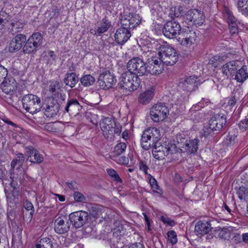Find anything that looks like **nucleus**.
<instances>
[{
	"label": "nucleus",
	"instance_id": "obj_13",
	"mask_svg": "<svg viewBox=\"0 0 248 248\" xmlns=\"http://www.w3.org/2000/svg\"><path fill=\"white\" fill-rule=\"evenodd\" d=\"M185 18L196 26H201L205 21L203 12L196 9H191L185 13Z\"/></svg>",
	"mask_w": 248,
	"mask_h": 248
},
{
	"label": "nucleus",
	"instance_id": "obj_8",
	"mask_svg": "<svg viewBox=\"0 0 248 248\" xmlns=\"http://www.w3.org/2000/svg\"><path fill=\"white\" fill-rule=\"evenodd\" d=\"M117 82L114 74L109 71H105L100 74L98 83L99 86L104 90L112 88Z\"/></svg>",
	"mask_w": 248,
	"mask_h": 248
},
{
	"label": "nucleus",
	"instance_id": "obj_62",
	"mask_svg": "<svg viewBox=\"0 0 248 248\" xmlns=\"http://www.w3.org/2000/svg\"><path fill=\"white\" fill-rule=\"evenodd\" d=\"M15 67V62H13L12 66L9 68V70L14 75H18L19 73V70Z\"/></svg>",
	"mask_w": 248,
	"mask_h": 248
},
{
	"label": "nucleus",
	"instance_id": "obj_60",
	"mask_svg": "<svg viewBox=\"0 0 248 248\" xmlns=\"http://www.w3.org/2000/svg\"><path fill=\"white\" fill-rule=\"evenodd\" d=\"M229 26L230 33L232 34H234L237 32L238 28L236 22L230 23L229 24Z\"/></svg>",
	"mask_w": 248,
	"mask_h": 248
},
{
	"label": "nucleus",
	"instance_id": "obj_39",
	"mask_svg": "<svg viewBox=\"0 0 248 248\" xmlns=\"http://www.w3.org/2000/svg\"><path fill=\"white\" fill-rule=\"evenodd\" d=\"M25 160V157L22 153H18L16 155V157L13 159L11 163V166L12 168L14 169L16 165H18L17 168H19L22 166Z\"/></svg>",
	"mask_w": 248,
	"mask_h": 248
},
{
	"label": "nucleus",
	"instance_id": "obj_24",
	"mask_svg": "<svg viewBox=\"0 0 248 248\" xmlns=\"http://www.w3.org/2000/svg\"><path fill=\"white\" fill-rule=\"evenodd\" d=\"M0 85L2 91L6 94H9L16 90L17 83L14 78L9 77L5 78Z\"/></svg>",
	"mask_w": 248,
	"mask_h": 248
},
{
	"label": "nucleus",
	"instance_id": "obj_34",
	"mask_svg": "<svg viewBox=\"0 0 248 248\" xmlns=\"http://www.w3.org/2000/svg\"><path fill=\"white\" fill-rule=\"evenodd\" d=\"M111 22L106 18H103L102 20L100 26H99L96 31H95L96 33L99 35L105 32L111 26Z\"/></svg>",
	"mask_w": 248,
	"mask_h": 248
},
{
	"label": "nucleus",
	"instance_id": "obj_56",
	"mask_svg": "<svg viewBox=\"0 0 248 248\" xmlns=\"http://www.w3.org/2000/svg\"><path fill=\"white\" fill-rule=\"evenodd\" d=\"M74 200L78 202H82L86 200L85 197L81 193L75 191L73 194Z\"/></svg>",
	"mask_w": 248,
	"mask_h": 248
},
{
	"label": "nucleus",
	"instance_id": "obj_44",
	"mask_svg": "<svg viewBox=\"0 0 248 248\" xmlns=\"http://www.w3.org/2000/svg\"><path fill=\"white\" fill-rule=\"evenodd\" d=\"M237 194L240 200L246 201L248 199V189L244 186H240Z\"/></svg>",
	"mask_w": 248,
	"mask_h": 248
},
{
	"label": "nucleus",
	"instance_id": "obj_51",
	"mask_svg": "<svg viewBox=\"0 0 248 248\" xmlns=\"http://www.w3.org/2000/svg\"><path fill=\"white\" fill-rule=\"evenodd\" d=\"M150 178L149 179V183L150 185V186L153 190V191L154 192L159 193V192H157V191L158 190H160V188L159 186L158 185L156 180L151 175H150Z\"/></svg>",
	"mask_w": 248,
	"mask_h": 248
},
{
	"label": "nucleus",
	"instance_id": "obj_17",
	"mask_svg": "<svg viewBox=\"0 0 248 248\" xmlns=\"http://www.w3.org/2000/svg\"><path fill=\"white\" fill-rule=\"evenodd\" d=\"M69 220L65 216H61L56 219L54 227L55 232L60 234L67 232L70 228Z\"/></svg>",
	"mask_w": 248,
	"mask_h": 248
},
{
	"label": "nucleus",
	"instance_id": "obj_47",
	"mask_svg": "<svg viewBox=\"0 0 248 248\" xmlns=\"http://www.w3.org/2000/svg\"><path fill=\"white\" fill-rule=\"evenodd\" d=\"M11 25L12 27L11 32L13 35L16 32L21 31L23 28L22 23L19 22H12Z\"/></svg>",
	"mask_w": 248,
	"mask_h": 248
},
{
	"label": "nucleus",
	"instance_id": "obj_40",
	"mask_svg": "<svg viewBox=\"0 0 248 248\" xmlns=\"http://www.w3.org/2000/svg\"><path fill=\"white\" fill-rule=\"evenodd\" d=\"M51 240L47 237L41 239L39 243L36 245L35 248H52Z\"/></svg>",
	"mask_w": 248,
	"mask_h": 248
},
{
	"label": "nucleus",
	"instance_id": "obj_48",
	"mask_svg": "<svg viewBox=\"0 0 248 248\" xmlns=\"http://www.w3.org/2000/svg\"><path fill=\"white\" fill-rule=\"evenodd\" d=\"M108 174L117 183H122V180L117 173L116 171L112 169H107Z\"/></svg>",
	"mask_w": 248,
	"mask_h": 248
},
{
	"label": "nucleus",
	"instance_id": "obj_58",
	"mask_svg": "<svg viewBox=\"0 0 248 248\" xmlns=\"http://www.w3.org/2000/svg\"><path fill=\"white\" fill-rule=\"evenodd\" d=\"M47 54H45L44 56V58H46L48 60V62H47V64L49 62L52 61H54L56 59V56L54 54V53L52 50H49L47 52Z\"/></svg>",
	"mask_w": 248,
	"mask_h": 248
},
{
	"label": "nucleus",
	"instance_id": "obj_33",
	"mask_svg": "<svg viewBox=\"0 0 248 248\" xmlns=\"http://www.w3.org/2000/svg\"><path fill=\"white\" fill-rule=\"evenodd\" d=\"M38 47V46H36V45L31 42V39H28L27 40H26L23 47V51L25 53L30 54L35 52Z\"/></svg>",
	"mask_w": 248,
	"mask_h": 248
},
{
	"label": "nucleus",
	"instance_id": "obj_14",
	"mask_svg": "<svg viewBox=\"0 0 248 248\" xmlns=\"http://www.w3.org/2000/svg\"><path fill=\"white\" fill-rule=\"evenodd\" d=\"M103 135L106 139H111L114 136V127L116 126L114 119L106 117L100 124Z\"/></svg>",
	"mask_w": 248,
	"mask_h": 248
},
{
	"label": "nucleus",
	"instance_id": "obj_55",
	"mask_svg": "<svg viewBox=\"0 0 248 248\" xmlns=\"http://www.w3.org/2000/svg\"><path fill=\"white\" fill-rule=\"evenodd\" d=\"M160 219L165 224H167L170 226H173L175 225L174 221L166 216H161Z\"/></svg>",
	"mask_w": 248,
	"mask_h": 248
},
{
	"label": "nucleus",
	"instance_id": "obj_52",
	"mask_svg": "<svg viewBox=\"0 0 248 248\" xmlns=\"http://www.w3.org/2000/svg\"><path fill=\"white\" fill-rule=\"evenodd\" d=\"M169 241L172 245H175L177 242V238L176 232L174 231H170L167 233Z\"/></svg>",
	"mask_w": 248,
	"mask_h": 248
},
{
	"label": "nucleus",
	"instance_id": "obj_15",
	"mask_svg": "<svg viewBox=\"0 0 248 248\" xmlns=\"http://www.w3.org/2000/svg\"><path fill=\"white\" fill-rule=\"evenodd\" d=\"M226 122L224 115L216 114L209 121V128L213 131H219L226 125Z\"/></svg>",
	"mask_w": 248,
	"mask_h": 248
},
{
	"label": "nucleus",
	"instance_id": "obj_18",
	"mask_svg": "<svg viewBox=\"0 0 248 248\" xmlns=\"http://www.w3.org/2000/svg\"><path fill=\"white\" fill-rule=\"evenodd\" d=\"M63 108L64 113H68L70 115H76L79 113L82 107L77 99L70 98L67 100L66 104L64 106L62 105L61 108Z\"/></svg>",
	"mask_w": 248,
	"mask_h": 248
},
{
	"label": "nucleus",
	"instance_id": "obj_37",
	"mask_svg": "<svg viewBox=\"0 0 248 248\" xmlns=\"http://www.w3.org/2000/svg\"><path fill=\"white\" fill-rule=\"evenodd\" d=\"M81 84L85 86L88 87L93 84L95 79V78L91 75H86L82 76L80 78Z\"/></svg>",
	"mask_w": 248,
	"mask_h": 248
},
{
	"label": "nucleus",
	"instance_id": "obj_59",
	"mask_svg": "<svg viewBox=\"0 0 248 248\" xmlns=\"http://www.w3.org/2000/svg\"><path fill=\"white\" fill-rule=\"evenodd\" d=\"M139 166L140 170L144 171L145 174H147V170L149 168L145 161L143 160H140L139 163Z\"/></svg>",
	"mask_w": 248,
	"mask_h": 248
},
{
	"label": "nucleus",
	"instance_id": "obj_16",
	"mask_svg": "<svg viewBox=\"0 0 248 248\" xmlns=\"http://www.w3.org/2000/svg\"><path fill=\"white\" fill-rule=\"evenodd\" d=\"M152 148H153V150H155L157 152L162 151L170 153V159L171 161H175L179 159V153L177 151L176 145L174 144L168 143L162 145L158 142L156 146H154Z\"/></svg>",
	"mask_w": 248,
	"mask_h": 248
},
{
	"label": "nucleus",
	"instance_id": "obj_32",
	"mask_svg": "<svg viewBox=\"0 0 248 248\" xmlns=\"http://www.w3.org/2000/svg\"><path fill=\"white\" fill-rule=\"evenodd\" d=\"M218 236L221 239L230 240L236 236V234L230 231L228 228H223L218 230Z\"/></svg>",
	"mask_w": 248,
	"mask_h": 248
},
{
	"label": "nucleus",
	"instance_id": "obj_22",
	"mask_svg": "<svg viewBox=\"0 0 248 248\" xmlns=\"http://www.w3.org/2000/svg\"><path fill=\"white\" fill-rule=\"evenodd\" d=\"M26 41V36L23 34H17L11 41L9 46V51L11 53L19 50Z\"/></svg>",
	"mask_w": 248,
	"mask_h": 248
},
{
	"label": "nucleus",
	"instance_id": "obj_4",
	"mask_svg": "<svg viewBox=\"0 0 248 248\" xmlns=\"http://www.w3.org/2000/svg\"><path fill=\"white\" fill-rule=\"evenodd\" d=\"M22 102L25 109L32 114L39 112L42 108L40 98L32 94L24 95Z\"/></svg>",
	"mask_w": 248,
	"mask_h": 248
},
{
	"label": "nucleus",
	"instance_id": "obj_23",
	"mask_svg": "<svg viewBox=\"0 0 248 248\" xmlns=\"http://www.w3.org/2000/svg\"><path fill=\"white\" fill-rule=\"evenodd\" d=\"M131 36L130 31L118 28L114 34L115 41L120 46L124 45Z\"/></svg>",
	"mask_w": 248,
	"mask_h": 248
},
{
	"label": "nucleus",
	"instance_id": "obj_9",
	"mask_svg": "<svg viewBox=\"0 0 248 248\" xmlns=\"http://www.w3.org/2000/svg\"><path fill=\"white\" fill-rule=\"evenodd\" d=\"M183 29L178 22L172 19L170 21H167L164 25L162 30L163 34L169 38H173L176 36L177 34L180 35Z\"/></svg>",
	"mask_w": 248,
	"mask_h": 248
},
{
	"label": "nucleus",
	"instance_id": "obj_42",
	"mask_svg": "<svg viewBox=\"0 0 248 248\" xmlns=\"http://www.w3.org/2000/svg\"><path fill=\"white\" fill-rule=\"evenodd\" d=\"M29 39H31V42L39 47L43 42V37L40 32L34 33Z\"/></svg>",
	"mask_w": 248,
	"mask_h": 248
},
{
	"label": "nucleus",
	"instance_id": "obj_36",
	"mask_svg": "<svg viewBox=\"0 0 248 248\" xmlns=\"http://www.w3.org/2000/svg\"><path fill=\"white\" fill-rule=\"evenodd\" d=\"M10 178L12 179V181L11 182L10 185L12 188V193L10 192H7L6 191V189H5V194L6 195H7V199L8 201H9L10 202H13V201L16 203L17 202V199L16 198L15 196H14L13 198H12L11 195H15L14 194V191L16 189V187L17 186V184L16 182H15L14 180L12 179V177H10Z\"/></svg>",
	"mask_w": 248,
	"mask_h": 248
},
{
	"label": "nucleus",
	"instance_id": "obj_12",
	"mask_svg": "<svg viewBox=\"0 0 248 248\" xmlns=\"http://www.w3.org/2000/svg\"><path fill=\"white\" fill-rule=\"evenodd\" d=\"M62 104V102H58L53 98H49L46 103L42 105L41 108L44 110V113L47 117L51 118L57 114Z\"/></svg>",
	"mask_w": 248,
	"mask_h": 248
},
{
	"label": "nucleus",
	"instance_id": "obj_30",
	"mask_svg": "<svg viewBox=\"0 0 248 248\" xmlns=\"http://www.w3.org/2000/svg\"><path fill=\"white\" fill-rule=\"evenodd\" d=\"M248 78V70L247 66L244 65L235 73V79L237 82L243 83Z\"/></svg>",
	"mask_w": 248,
	"mask_h": 248
},
{
	"label": "nucleus",
	"instance_id": "obj_29",
	"mask_svg": "<svg viewBox=\"0 0 248 248\" xmlns=\"http://www.w3.org/2000/svg\"><path fill=\"white\" fill-rule=\"evenodd\" d=\"M238 131L237 129H230L225 139L223 142L226 146H232L234 145L237 141Z\"/></svg>",
	"mask_w": 248,
	"mask_h": 248
},
{
	"label": "nucleus",
	"instance_id": "obj_63",
	"mask_svg": "<svg viewBox=\"0 0 248 248\" xmlns=\"http://www.w3.org/2000/svg\"><path fill=\"white\" fill-rule=\"evenodd\" d=\"M4 17L3 15H0V26L1 28H3L8 22V20L6 18H4Z\"/></svg>",
	"mask_w": 248,
	"mask_h": 248
},
{
	"label": "nucleus",
	"instance_id": "obj_28",
	"mask_svg": "<svg viewBox=\"0 0 248 248\" xmlns=\"http://www.w3.org/2000/svg\"><path fill=\"white\" fill-rule=\"evenodd\" d=\"M155 95L154 88L146 90L141 93L138 97V102L142 105L148 104L153 99Z\"/></svg>",
	"mask_w": 248,
	"mask_h": 248
},
{
	"label": "nucleus",
	"instance_id": "obj_20",
	"mask_svg": "<svg viewBox=\"0 0 248 248\" xmlns=\"http://www.w3.org/2000/svg\"><path fill=\"white\" fill-rule=\"evenodd\" d=\"M28 155L27 160L31 163L40 164L44 161V156L39 151L32 146L24 147Z\"/></svg>",
	"mask_w": 248,
	"mask_h": 248
},
{
	"label": "nucleus",
	"instance_id": "obj_43",
	"mask_svg": "<svg viewBox=\"0 0 248 248\" xmlns=\"http://www.w3.org/2000/svg\"><path fill=\"white\" fill-rule=\"evenodd\" d=\"M126 148V145L124 142L118 143L114 148V154L115 155L119 156L123 154Z\"/></svg>",
	"mask_w": 248,
	"mask_h": 248
},
{
	"label": "nucleus",
	"instance_id": "obj_10",
	"mask_svg": "<svg viewBox=\"0 0 248 248\" xmlns=\"http://www.w3.org/2000/svg\"><path fill=\"white\" fill-rule=\"evenodd\" d=\"M89 213L83 211H78L72 213L69 215V220L70 223L76 229H78L83 226L87 221Z\"/></svg>",
	"mask_w": 248,
	"mask_h": 248
},
{
	"label": "nucleus",
	"instance_id": "obj_25",
	"mask_svg": "<svg viewBox=\"0 0 248 248\" xmlns=\"http://www.w3.org/2000/svg\"><path fill=\"white\" fill-rule=\"evenodd\" d=\"M212 227L208 221H199L195 225V233L197 235H203L207 234L211 230Z\"/></svg>",
	"mask_w": 248,
	"mask_h": 248
},
{
	"label": "nucleus",
	"instance_id": "obj_53",
	"mask_svg": "<svg viewBox=\"0 0 248 248\" xmlns=\"http://www.w3.org/2000/svg\"><path fill=\"white\" fill-rule=\"evenodd\" d=\"M225 14L226 17L228 24L236 22V19L232 14V13L228 9L225 10Z\"/></svg>",
	"mask_w": 248,
	"mask_h": 248
},
{
	"label": "nucleus",
	"instance_id": "obj_3",
	"mask_svg": "<svg viewBox=\"0 0 248 248\" xmlns=\"http://www.w3.org/2000/svg\"><path fill=\"white\" fill-rule=\"evenodd\" d=\"M120 80L121 88L129 91L137 90L140 82V79L136 75L128 71L121 75Z\"/></svg>",
	"mask_w": 248,
	"mask_h": 248
},
{
	"label": "nucleus",
	"instance_id": "obj_41",
	"mask_svg": "<svg viewBox=\"0 0 248 248\" xmlns=\"http://www.w3.org/2000/svg\"><path fill=\"white\" fill-rule=\"evenodd\" d=\"M90 215L95 218L99 217L101 213V208L98 205H91L89 207Z\"/></svg>",
	"mask_w": 248,
	"mask_h": 248
},
{
	"label": "nucleus",
	"instance_id": "obj_38",
	"mask_svg": "<svg viewBox=\"0 0 248 248\" xmlns=\"http://www.w3.org/2000/svg\"><path fill=\"white\" fill-rule=\"evenodd\" d=\"M237 7L243 15L248 16V0H238Z\"/></svg>",
	"mask_w": 248,
	"mask_h": 248
},
{
	"label": "nucleus",
	"instance_id": "obj_1",
	"mask_svg": "<svg viewBox=\"0 0 248 248\" xmlns=\"http://www.w3.org/2000/svg\"><path fill=\"white\" fill-rule=\"evenodd\" d=\"M161 139L160 130L155 127L146 129L143 132L141 138V146L146 150L149 149L156 143Z\"/></svg>",
	"mask_w": 248,
	"mask_h": 248
},
{
	"label": "nucleus",
	"instance_id": "obj_7",
	"mask_svg": "<svg viewBox=\"0 0 248 248\" xmlns=\"http://www.w3.org/2000/svg\"><path fill=\"white\" fill-rule=\"evenodd\" d=\"M168 113V108L162 103L154 105L150 111L151 118L155 122H158L165 120Z\"/></svg>",
	"mask_w": 248,
	"mask_h": 248
},
{
	"label": "nucleus",
	"instance_id": "obj_26",
	"mask_svg": "<svg viewBox=\"0 0 248 248\" xmlns=\"http://www.w3.org/2000/svg\"><path fill=\"white\" fill-rule=\"evenodd\" d=\"M240 63V62L236 61H232L227 62L222 66V72L223 74L228 77L232 75L240 66L239 65Z\"/></svg>",
	"mask_w": 248,
	"mask_h": 248
},
{
	"label": "nucleus",
	"instance_id": "obj_46",
	"mask_svg": "<svg viewBox=\"0 0 248 248\" xmlns=\"http://www.w3.org/2000/svg\"><path fill=\"white\" fill-rule=\"evenodd\" d=\"M121 26L119 28L129 31H130L131 29H133L131 27L132 25L130 21V17H123L121 20Z\"/></svg>",
	"mask_w": 248,
	"mask_h": 248
},
{
	"label": "nucleus",
	"instance_id": "obj_31",
	"mask_svg": "<svg viewBox=\"0 0 248 248\" xmlns=\"http://www.w3.org/2000/svg\"><path fill=\"white\" fill-rule=\"evenodd\" d=\"M64 82L66 85L73 88L78 81V78L75 73H67L65 75Z\"/></svg>",
	"mask_w": 248,
	"mask_h": 248
},
{
	"label": "nucleus",
	"instance_id": "obj_6",
	"mask_svg": "<svg viewBox=\"0 0 248 248\" xmlns=\"http://www.w3.org/2000/svg\"><path fill=\"white\" fill-rule=\"evenodd\" d=\"M179 147L183 152H186L188 154L195 153L199 146L200 140L197 138L186 140L185 138H177Z\"/></svg>",
	"mask_w": 248,
	"mask_h": 248
},
{
	"label": "nucleus",
	"instance_id": "obj_11",
	"mask_svg": "<svg viewBox=\"0 0 248 248\" xmlns=\"http://www.w3.org/2000/svg\"><path fill=\"white\" fill-rule=\"evenodd\" d=\"M196 38V32L187 28L183 29L177 40L181 45L188 47L194 44Z\"/></svg>",
	"mask_w": 248,
	"mask_h": 248
},
{
	"label": "nucleus",
	"instance_id": "obj_57",
	"mask_svg": "<svg viewBox=\"0 0 248 248\" xmlns=\"http://www.w3.org/2000/svg\"><path fill=\"white\" fill-rule=\"evenodd\" d=\"M238 126L242 131L248 130V119L241 121L238 124Z\"/></svg>",
	"mask_w": 248,
	"mask_h": 248
},
{
	"label": "nucleus",
	"instance_id": "obj_49",
	"mask_svg": "<svg viewBox=\"0 0 248 248\" xmlns=\"http://www.w3.org/2000/svg\"><path fill=\"white\" fill-rule=\"evenodd\" d=\"M240 93L238 92H235L232 93V97L229 100L228 102V105L230 106L231 107H233L237 102V101L239 99Z\"/></svg>",
	"mask_w": 248,
	"mask_h": 248
},
{
	"label": "nucleus",
	"instance_id": "obj_21",
	"mask_svg": "<svg viewBox=\"0 0 248 248\" xmlns=\"http://www.w3.org/2000/svg\"><path fill=\"white\" fill-rule=\"evenodd\" d=\"M198 79V77L195 76L186 77L181 78L178 83V87L180 89L187 92L194 90L195 84Z\"/></svg>",
	"mask_w": 248,
	"mask_h": 248
},
{
	"label": "nucleus",
	"instance_id": "obj_5",
	"mask_svg": "<svg viewBox=\"0 0 248 248\" xmlns=\"http://www.w3.org/2000/svg\"><path fill=\"white\" fill-rule=\"evenodd\" d=\"M126 69L137 77L147 75L146 63L139 57L130 59L126 64Z\"/></svg>",
	"mask_w": 248,
	"mask_h": 248
},
{
	"label": "nucleus",
	"instance_id": "obj_2",
	"mask_svg": "<svg viewBox=\"0 0 248 248\" xmlns=\"http://www.w3.org/2000/svg\"><path fill=\"white\" fill-rule=\"evenodd\" d=\"M158 55L162 63L166 65H173L178 59V54L174 48L169 45L159 47Z\"/></svg>",
	"mask_w": 248,
	"mask_h": 248
},
{
	"label": "nucleus",
	"instance_id": "obj_54",
	"mask_svg": "<svg viewBox=\"0 0 248 248\" xmlns=\"http://www.w3.org/2000/svg\"><path fill=\"white\" fill-rule=\"evenodd\" d=\"M8 68L0 64V84L2 80L6 78L8 75Z\"/></svg>",
	"mask_w": 248,
	"mask_h": 248
},
{
	"label": "nucleus",
	"instance_id": "obj_35",
	"mask_svg": "<svg viewBox=\"0 0 248 248\" xmlns=\"http://www.w3.org/2000/svg\"><path fill=\"white\" fill-rule=\"evenodd\" d=\"M24 206L26 210V212H28L29 214L28 215L27 213H26L27 221L29 220L30 222L32 219L34 212V207L31 202L27 201L24 203Z\"/></svg>",
	"mask_w": 248,
	"mask_h": 248
},
{
	"label": "nucleus",
	"instance_id": "obj_45",
	"mask_svg": "<svg viewBox=\"0 0 248 248\" xmlns=\"http://www.w3.org/2000/svg\"><path fill=\"white\" fill-rule=\"evenodd\" d=\"M152 154L153 156L156 159L158 160H162L163 159L165 156L170 155V157L171 156V154L170 152H165V151H161V152H157L155 150H153Z\"/></svg>",
	"mask_w": 248,
	"mask_h": 248
},
{
	"label": "nucleus",
	"instance_id": "obj_27",
	"mask_svg": "<svg viewBox=\"0 0 248 248\" xmlns=\"http://www.w3.org/2000/svg\"><path fill=\"white\" fill-rule=\"evenodd\" d=\"M48 91L50 92L53 96L57 97L60 98L62 102L64 101L65 95L60 93L61 86L59 81H55L51 82L49 85Z\"/></svg>",
	"mask_w": 248,
	"mask_h": 248
},
{
	"label": "nucleus",
	"instance_id": "obj_64",
	"mask_svg": "<svg viewBox=\"0 0 248 248\" xmlns=\"http://www.w3.org/2000/svg\"><path fill=\"white\" fill-rule=\"evenodd\" d=\"M128 248H145V247L142 244L137 243L133 244Z\"/></svg>",
	"mask_w": 248,
	"mask_h": 248
},
{
	"label": "nucleus",
	"instance_id": "obj_50",
	"mask_svg": "<svg viewBox=\"0 0 248 248\" xmlns=\"http://www.w3.org/2000/svg\"><path fill=\"white\" fill-rule=\"evenodd\" d=\"M130 17V21L131 24L132 29L138 26L140 23V18L139 15L134 14L132 15L131 16H128Z\"/></svg>",
	"mask_w": 248,
	"mask_h": 248
},
{
	"label": "nucleus",
	"instance_id": "obj_61",
	"mask_svg": "<svg viewBox=\"0 0 248 248\" xmlns=\"http://www.w3.org/2000/svg\"><path fill=\"white\" fill-rule=\"evenodd\" d=\"M66 185L71 190H75L78 189V184L75 181L68 182L66 183Z\"/></svg>",
	"mask_w": 248,
	"mask_h": 248
},
{
	"label": "nucleus",
	"instance_id": "obj_19",
	"mask_svg": "<svg viewBox=\"0 0 248 248\" xmlns=\"http://www.w3.org/2000/svg\"><path fill=\"white\" fill-rule=\"evenodd\" d=\"M164 63H162V61L159 59L148 60L146 63L147 75L148 74L152 75H158L162 73L164 69Z\"/></svg>",
	"mask_w": 248,
	"mask_h": 248
}]
</instances>
